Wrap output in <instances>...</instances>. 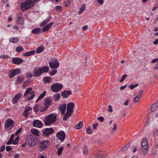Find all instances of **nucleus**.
<instances>
[{"instance_id":"1","label":"nucleus","mask_w":158,"mask_h":158,"mask_svg":"<svg viewBox=\"0 0 158 158\" xmlns=\"http://www.w3.org/2000/svg\"><path fill=\"white\" fill-rule=\"evenodd\" d=\"M74 107V104L73 102H69L67 104L66 106V112L63 118L64 121L67 120L72 115Z\"/></svg>"},{"instance_id":"2","label":"nucleus","mask_w":158,"mask_h":158,"mask_svg":"<svg viewBox=\"0 0 158 158\" xmlns=\"http://www.w3.org/2000/svg\"><path fill=\"white\" fill-rule=\"evenodd\" d=\"M36 2L37 0H26V1L21 4L20 5L21 9L23 11L27 10Z\"/></svg>"},{"instance_id":"3","label":"nucleus","mask_w":158,"mask_h":158,"mask_svg":"<svg viewBox=\"0 0 158 158\" xmlns=\"http://www.w3.org/2000/svg\"><path fill=\"white\" fill-rule=\"evenodd\" d=\"M37 141V138L36 136L30 135L27 138L26 142L29 146H33L36 144Z\"/></svg>"},{"instance_id":"4","label":"nucleus","mask_w":158,"mask_h":158,"mask_svg":"<svg viewBox=\"0 0 158 158\" xmlns=\"http://www.w3.org/2000/svg\"><path fill=\"white\" fill-rule=\"evenodd\" d=\"M56 119V117L55 115L50 114L46 117L44 123L46 125H50L52 123L54 122Z\"/></svg>"},{"instance_id":"5","label":"nucleus","mask_w":158,"mask_h":158,"mask_svg":"<svg viewBox=\"0 0 158 158\" xmlns=\"http://www.w3.org/2000/svg\"><path fill=\"white\" fill-rule=\"evenodd\" d=\"M39 145V150L40 152H42L45 150L50 144V143L48 140H43L39 142L38 143Z\"/></svg>"},{"instance_id":"6","label":"nucleus","mask_w":158,"mask_h":158,"mask_svg":"<svg viewBox=\"0 0 158 158\" xmlns=\"http://www.w3.org/2000/svg\"><path fill=\"white\" fill-rule=\"evenodd\" d=\"M29 94L28 97V100H32L35 96V91L32 90L31 87H30L27 88L24 93V96L26 97Z\"/></svg>"},{"instance_id":"7","label":"nucleus","mask_w":158,"mask_h":158,"mask_svg":"<svg viewBox=\"0 0 158 158\" xmlns=\"http://www.w3.org/2000/svg\"><path fill=\"white\" fill-rule=\"evenodd\" d=\"M44 106L41 109V112L46 110L52 104V98L51 97H47L44 99Z\"/></svg>"},{"instance_id":"8","label":"nucleus","mask_w":158,"mask_h":158,"mask_svg":"<svg viewBox=\"0 0 158 158\" xmlns=\"http://www.w3.org/2000/svg\"><path fill=\"white\" fill-rule=\"evenodd\" d=\"M63 85L60 83H56L52 85L51 88L52 91L55 92H58L62 88Z\"/></svg>"},{"instance_id":"9","label":"nucleus","mask_w":158,"mask_h":158,"mask_svg":"<svg viewBox=\"0 0 158 158\" xmlns=\"http://www.w3.org/2000/svg\"><path fill=\"white\" fill-rule=\"evenodd\" d=\"M5 127L7 130H10L14 126V122L13 120L8 119L5 121Z\"/></svg>"},{"instance_id":"10","label":"nucleus","mask_w":158,"mask_h":158,"mask_svg":"<svg viewBox=\"0 0 158 158\" xmlns=\"http://www.w3.org/2000/svg\"><path fill=\"white\" fill-rule=\"evenodd\" d=\"M49 65L51 69L57 68L59 66V63L57 60L55 58L53 59L52 61L49 62Z\"/></svg>"},{"instance_id":"11","label":"nucleus","mask_w":158,"mask_h":158,"mask_svg":"<svg viewBox=\"0 0 158 158\" xmlns=\"http://www.w3.org/2000/svg\"><path fill=\"white\" fill-rule=\"evenodd\" d=\"M20 73V69L16 68L13 70H10L9 73V77L10 78H12L15 75Z\"/></svg>"},{"instance_id":"12","label":"nucleus","mask_w":158,"mask_h":158,"mask_svg":"<svg viewBox=\"0 0 158 158\" xmlns=\"http://www.w3.org/2000/svg\"><path fill=\"white\" fill-rule=\"evenodd\" d=\"M59 110L62 115H65V111L66 108V105L65 104L60 105L58 107Z\"/></svg>"},{"instance_id":"13","label":"nucleus","mask_w":158,"mask_h":158,"mask_svg":"<svg viewBox=\"0 0 158 158\" xmlns=\"http://www.w3.org/2000/svg\"><path fill=\"white\" fill-rule=\"evenodd\" d=\"M56 137L60 139L61 141H63L65 139V134L63 131H60L57 134Z\"/></svg>"},{"instance_id":"14","label":"nucleus","mask_w":158,"mask_h":158,"mask_svg":"<svg viewBox=\"0 0 158 158\" xmlns=\"http://www.w3.org/2000/svg\"><path fill=\"white\" fill-rule=\"evenodd\" d=\"M72 94L71 91H68L64 90L61 92V95L63 98H67L68 97L69 95L71 94Z\"/></svg>"},{"instance_id":"15","label":"nucleus","mask_w":158,"mask_h":158,"mask_svg":"<svg viewBox=\"0 0 158 158\" xmlns=\"http://www.w3.org/2000/svg\"><path fill=\"white\" fill-rule=\"evenodd\" d=\"M53 129L52 128H47L45 129L43 133L44 136H46L51 134L54 131Z\"/></svg>"},{"instance_id":"16","label":"nucleus","mask_w":158,"mask_h":158,"mask_svg":"<svg viewBox=\"0 0 158 158\" xmlns=\"http://www.w3.org/2000/svg\"><path fill=\"white\" fill-rule=\"evenodd\" d=\"M33 125L34 127L40 128L42 126L43 124L41 122L35 120L33 121Z\"/></svg>"},{"instance_id":"17","label":"nucleus","mask_w":158,"mask_h":158,"mask_svg":"<svg viewBox=\"0 0 158 158\" xmlns=\"http://www.w3.org/2000/svg\"><path fill=\"white\" fill-rule=\"evenodd\" d=\"M42 74L40 68L36 69L33 71V76L35 77H38Z\"/></svg>"},{"instance_id":"18","label":"nucleus","mask_w":158,"mask_h":158,"mask_svg":"<svg viewBox=\"0 0 158 158\" xmlns=\"http://www.w3.org/2000/svg\"><path fill=\"white\" fill-rule=\"evenodd\" d=\"M96 158H105L106 155L102 151H99L96 155Z\"/></svg>"},{"instance_id":"19","label":"nucleus","mask_w":158,"mask_h":158,"mask_svg":"<svg viewBox=\"0 0 158 158\" xmlns=\"http://www.w3.org/2000/svg\"><path fill=\"white\" fill-rule=\"evenodd\" d=\"M53 24V22H51L50 23L45 26L42 28V31L43 32H45L48 31Z\"/></svg>"},{"instance_id":"20","label":"nucleus","mask_w":158,"mask_h":158,"mask_svg":"<svg viewBox=\"0 0 158 158\" xmlns=\"http://www.w3.org/2000/svg\"><path fill=\"white\" fill-rule=\"evenodd\" d=\"M20 99V93L16 95L12 99V102L14 104L16 103Z\"/></svg>"},{"instance_id":"21","label":"nucleus","mask_w":158,"mask_h":158,"mask_svg":"<svg viewBox=\"0 0 158 158\" xmlns=\"http://www.w3.org/2000/svg\"><path fill=\"white\" fill-rule=\"evenodd\" d=\"M13 63L15 64H20V58L14 57L12 60Z\"/></svg>"},{"instance_id":"22","label":"nucleus","mask_w":158,"mask_h":158,"mask_svg":"<svg viewBox=\"0 0 158 158\" xmlns=\"http://www.w3.org/2000/svg\"><path fill=\"white\" fill-rule=\"evenodd\" d=\"M42 73H46L48 72L49 70V68L48 66H44L40 68Z\"/></svg>"},{"instance_id":"23","label":"nucleus","mask_w":158,"mask_h":158,"mask_svg":"<svg viewBox=\"0 0 158 158\" xmlns=\"http://www.w3.org/2000/svg\"><path fill=\"white\" fill-rule=\"evenodd\" d=\"M141 146L142 147L148 146V143L146 138H144L142 140L141 143Z\"/></svg>"},{"instance_id":"24","label":"nucleus","mask_w":158,"mask_h":158,"mask_svg":"<svg viewBox=\"0 0 158 158\" xmlns=\"http://www.w3.org/2000/svg\"><path fill=\"white\" fill-rule=\"evenodd\" d=\"M60 96L59 93H56L54 94L53 96V99L55 101H57L59 100L60 98Z\"/></svg>"},{"instance_id":"25","label":"nucleus","mask_w":158,"mask_h":158,"mask_svg":"<svg viewBox=\"0 0 158 158\" xmlns=\"http://www.w3.org/2000/svg\"><path fill=\"white\" fill-rule=\"evenodd\" d=\"M35 53V51L34 50H33L24 53L22 55L24 56H29L34 54Z\"/></svg>"},{"instance_id":"26","label":"nucleus","mask_w":158,"mask_h":158,"mask_svg":"<svg viewBox=\"0 0 158 158\" xmlns=\"http://www.w3.org/2000/svg\"><path fill=\"white\" fill-rule=\"evenodd\" d=\"M142 148L143 153L144 154H147L148 153L149 149L148 146L142 147Z\"/></svg>"},{"instance_id":"27","label":"nucleus","mask_w":158,"mask_h":158,"mask_svg":"<svg viewBox=\"0 0 158 158\" xmlns=\"http://www.w3.org/2000/svg\"><path fill=\"white\" fill-rule=\"evenodd\" d=\"M85 4H83L81 8L79 9V10L78 11V14L79 15H80L85 10Z\"/></svg>"},{"instance_id":"28","label":"nucleus","mask_w":158,"mask_h":158,"mask_svg":"<svg viewBox=\"0 0 158 158\" xmlns=\"http://www.w3.org/2000/svg\"><path fill=\"white\" fill-rule=\"evenodd\" d=\"M51 78L49 77H46L44 78V81L46 82L50 83L51 81Z\"/></svg>"},{"instance_id":"29","label":"nucleus","mask_w":158,"mask_h":158,"mask_svg":"<svg viewBox=\"0 0 158 158\" xmlns=\"http://www.w3.org/2000/svg\"><path fill=\"white\" fill-rule=\"evenodd\" d=\"M46 92V91H44V92L40 95L38 98L36 100V102H37L39 100L41 99L45 95Z\"/></svg>"},{"instance_id":"30","label":"nucleus","mask_w":158,"mask_h":158,"mask_svg":"<svg viewBox=\"0 0 158 158\" xmlns=\"http://www.w3.org/2000/svg\"><path fill=\"white\" fill-rule=\"evenodd\" d=\"M83 122L81 121H80L78 124L76 125L75 127L77 129H80L81 128Z\"/></svg>"},{"instance_id":"31","label":"nucleus","mask_w":158,"mask_h":158,"mask_svg":"<svg viewBox=\"0 0 158 158\" xmlns=\"http://www.w3.org/2000/svg\"><path fill=\"white\" fill-rule=\"evenodd\" d=\"M19 40V38L17 37H12L10 38L9 41L12 43H15L18 41Z\"/></svg>"},{"instance_id":"32","label":"nucleus","mask_w":158,"mask_h":158,"mask_svg":"<svg viewBox=\"0 0 158 158\" xmlns=\"http://www.w3.org/2000/svg\"><path fill=\"white\" fill-rule=\"evenodd\" d=\"M32 133L35 135L39 136V135L38 131L36 129H33L31 130Z\"/></svg>"},{"instance_id":"33","label":"nucleus","mask_w":158,"mask_h":158,"mask_svg":"<svg viewBox=\"0 0 158 158\" xmlns=\"http://www.w3.org/2000/svg\"><path fill=\"white\" fill-rule=\"evenodd\" d=\"M40 28H37L32 31V32L34 34H38L40 31Z\"/></svg>"},{"instance_id":"34","label":"nucleus","mask_w":158,"mask_h":158,"mask_svg":"<svg viewBox=\"0 0 158 158\" xmlns=\"http://www.w3.org/2000/svg\"><path fill=\"white\" fill-rule=\"evenodd\" d=\"M86 131L87 133L88 134H89L90 133L93 132V131L91 129V127L90 126L88 127L86 129Z\"/></svg>"},{"instance_id":"35","label":"nucleus","mask_w":158,"mask_h":158,"mask_svg":"<svg viewBox=\"0 0 158 158\" xmlns=\"http://www.w3.org/2000/svg\"><path fill=\"white\" fill-rule=\"evenodd\" d=\"M63 147H62L58 148L57 151V154L58 156H60L61 155L62 152L63 150Z\"/></svg>"},{"instance_id":"36","label":"nucleus","mask_w":158,"mask_h":158,"mask_svg":"<svg viewBox=\"0 0 158 158\" xmlns=\"http://www.w3.org/2000/svg\"><path fill=\"white\" fill-rule=\"evenodd\" d=\"M44 47H40L36 49V52L37 53H40L42 52L44 49Z\"/></svg>"},{"instance_id":"37","label":"nucleus","mask_w":158,"mask_h":158,"mask_svg":"<svg viewBox=\"0 0 158 158\" xmlns=\"http://www.w3.org/2000/svg\"><path fill=\"white\" fill-rule=\"evenodd\" d=\"M83 153L86 155L89 153V151L86 146H85L83 148Z\"/></svg>"},{"instance_id":"38","label":"nucleus","mask_w":158,"mask_h":158,"mask_svg":"<svg viewBox=\"0 0 158 158\" xmlns=\"http://www.w3.org/2000/svg\"><path fill=\"white\" fill-rule=\"evenodd\" d=\"M33 110L36 112L38 111L39 110V105H35L33 107Z\"/></svg>"},{"instance_id":"39","label":"nucleus","mask_w":158,"mask_h":158,"mask_svg":"<svg viewBox=\"0 0 158 158\" xmlns=\"http://www.w3.org/2000/svg\"><path fill=\"white\" fill-rule=\"evenodd\" d=\"M143 93V90H140L139 92H138V94H137V95L136 96V97L139 98L140 99L141 96L142 95V94Z\"/></svg>"},{"instance_id":"40","label":"nucleus","mask_w":158,"mask_h":158,"mask_svg":"<svg viewBox=\"0 0 158 158\" xmlns=\"http://www.w3.org/2000/svg\"><path fill=\"white\" fill-rule=\"evenodd\" d=\"M49 19H46L43 21L41 25V26H43L44 25H45L46 24L48 23L49 21Z\"/></svg>"},{"instance_id":"41","label":"nucleus","mask_w":158,"mask_h":158,"mask_svg":"<svg viewBox=\"0 0 158 158\" xmlns=\"http://www.w3.org/2000/svg\"><path fill=\"white\" fill-rule=\"evenodd\" d=\"M19 140V135H18L16 138L13 141V144L14 145L18 143Z\"/></svg>"},{"instance_id":"42","label":"nucleus","mask_w":158,"mask_h":158,"mask_svg":"<svg viewBox=\"0 0 158 158\" xmlns=\"http://www.w3.org/2000/svg\"><path fill=\"white\" fill-rule=\"evenodd\" d=\"M127 77V75L126 74H124V75H123L122 76L121 79L119 81L120 82H123L124 80Z\"/></svg>"},{"instance_id":"43","label":"nucleus","mask_w":158,"mask_h":158,"mask_svg":"<svg viewBox=\"0 0 158 158\" xmlns=\"http://www.w3.org/2000/svg\"><path fill=\"white\" fill-rule=\"evenodd\" d=\"M56 70H53L52 71H50L49 72L50 75L52 76L55 75L57 72Z\"/></svg>"},{"instance_id":"44","label":"nucleus","mask_w":158,"mask_h":158,"mask_svg":"<svg viewBox=\"0 0 158 158\" xmlns=\"http://www.w3.org/2000/svg\"><path fill=\"white\" fill-rule=\"evenodd\" d=\"M158 135V130L155 129H154L153 133V135L154 136L156 137Z\"/></svg>"},{"instance_id":"45","label":"nucleus","mask_w":158,"mask_h":158,"mask_svg":"<svg viewBox=\"0 0 158 158\" xmlns=\"http://www.w3.org/2000/svg\"><path fill=\"white\" fill-rule=\"evenodd\" d=\"M139 85L138 83H137L135 85H131L129 86V88L131 89H133L135 87Z\"/></svg>"},{"instance_id":"46","label":"nucleus","mask_w":158,"mask_h":158,"mask_svg":"<svg viewBox=\"0 0 158 158\" xmlns=\"http://www.w3.org/2000/svg\"><path fill=\"white\" fill-rule=\"evenodd\" d=\"M156 110V108L153 104L152 105L151 109V111L153 112Z\"/></svg>"},{"instance_id":"47","label":"nucleus","mask_w":158,"mask_h":158,"mask_svg":"<svg viewBox=\"0 0 158 158\" xmlns=\"http://www.w3.org/2000/svg\"><path fill=\"white\" fill-rule=\"evenodd\" d=\"M9 57L7 55H2L0 56V58L1 59H7Z\"/></svg>"},{"instance_id":"48","label":"nucleus","mask_w":158,"mask_h":158,"mask_svg":"<svg viewBox=\"0 0 158 158\" xmlns=\"http://www.w3.org/2000/svg\"><path fill=\"white\" fill-rule=\"evenodd\" d=\"M108 109H107L106 110L107 111L111 112L113 111L112 107L111 105H109L108 106Z\"/></svg>"},{"instance_id":"49","label":"nucleus","mask_w":158,"mask_h":158,"mask_svg":"<svg viewBox=\"0 0 158 158\" xmlns=\"http://www.w3.org/2000/svg\"><path fill=\"white\" fill-rule=\"evenodd\" d=\"M150 122V119L149 118H148L146 123H145L144 127H146L148 126Z\"/></svg>"},{"instance_id":"50","label":"nucleus","mask_w":158,"mask_h":158,"mask_svg":"<svg viewBox=\"0 0 158 158\" xmlns=\"http://www.w3.org/2000/svg\"><path fill=\"white\" fill-rule=\"evenodd\" d=\"M12 149V148L11 146H7L6 147V150L7 152L11 150Z\"/></svg>"},{"instance_id":"51","label":"nucleus","mask_w":158,"mask_h":158,"mask_svg":"<svg viewBox=\"0 0 158 158\" xmlns=\"http://www.w3.org/2000/svg\"><path fill=\"white\" fill-rule=\"evenodd\" d=\"M29 81H26L25 82H24L23 85V88H25L26 87Z\"/></svg>"},{"instance_id":"52","label":"nucleus","mask_w":158,"mask_h":158,"mask_svg":"<svg viewBox=\"0 0 158 158\" xmlns=\"http://www.w3.org/2000/svg\"><path fill=\"white\" fill-rule=\"evenodd\" d=\"M27 77L28 78H30L32 76V74L31 73H26Z\"/></svg>"},{"instance_id":"53","label":"nucleus","mask_w":158,"mask_h":158,"mask_svg":"<svg viewBox=\"0 0 158 158\" xmlns=\"http://www.w3.org/2000/svg\"><path fill=\"white\" fill-rule=\"evenodd\" d=\"M140 99L136 97H135L134 99V102L135 103L137 102Z\"/></svg>"},{"instance_id":"54","label":"nucleus","mask_w":158,"mask_h":158,"mask_svg":"<svg viewBox=\"0 0 158 158\" xmlns=\"http://www.w3.org/2000/svg\"><path fill=\"white\" fill-rule=\"evenodd\" d=\"M56 8L57 11H60L61 10L62 7L60 6H56Z\"/></svg>"},{"instance_id":"55","label":"nucleus","mask_w":158,"mask_h":158,"mask_svg":"<svg viewBox=\"0 0 158 158\" xmlns=\"http://www.w3.org/2000/svg\"><path fill=\"white\" fill-rule=\"evenodd\" d=\"M98 120H99L100 122H102L104 121V118L103 117L101 116V117H98Z\"/></svg>"},{"instance_id":"56","label":"nucleus","mask_w":158,"mask_h":158,"mask_svg":"<svg viewBox=\"0 0 158 158\" xmlns=\"http://www.w3.org/2000/svg\"><path fill=\"white\" fill-rule=\"evenodd\" d=\"M98 126V123H96L93 125V128L94 130H96L97 129V127Z\"/></svg>"},{"instance_id":"57","label":"nucleus","mask_w":158,"mask_h":158,"mask_svg":"<svg viewBox=\"0 0 158 158\" xmlns=\"http://www.w3.org/2000/svg\"><path fill=\"white\" fill-rule=\"evenodd\" d=\"M28 114V112H26V111H25V110L24 111L23 113V115L25 117H27V116Z\"/></svg>"},{"instance_id":"58","label":"nucleus","mask_w":158,"mask_h":158,"mask_svg":"<svg viewBox=\"0 0 158 158\" xmlns=\"http://www.w3.org/2000/svg\"><path fill=\"white\" fill-rule=\"evenodd\" d=\"M70 2L69 1H68L65 2V5L66 7L68 6L70 4Z\"/></svg>"},{"instance_id":"59","label":"nucleus","mask_w":158,"mask_h":158,"mask_svg":"<svg viewBox=\"0 0 158 158\" xmlns=\"http://www.w3.org/2000/svg\"><path fill=\"white\" fill-rule=\"evenodd\" d=\"M0 148V152H2L5 149V145L2 146L1 147V148Z\"/></svg>"},{"instance_id":"60","label":"nucleus","mask_w":158,"mask_h":158,"mask_svg":"<svg viewBox=\"0 0 158 158\" xmlns=\"http://www.w3.org/2000/svg\"><path fill=\"white\" fill-rule=\"evenodd\" d=\"M129 100H126L125 102L124 103V106H127L129 102Z\"/></svg>"},{"instance_id":"61","label":"nucleus","mask_w":158,"mask_h":158,"mask_svg":"<svg viewBox=\"0 0 158 158\" xmlns=\"http://www.w3.org/2000/svg\"><path fill=\"white\" fill-rule=\"evenodd\" d=\"M32 108L31 107H27L25 110V111H26V112H28V111H30L31 110Z\"/></svg>"},{"instance_id":"62","label":"nucleus","mask_w":158,"mask_h":158,"mask_svg":"<svg viewBox=\"0 0 158 158\" xmlns=\"http://www.w3.org/2000/svg\"><path fill=\"white\" fill-rule=\"evenodd\" d=\"M156 62H158V58H156L153 59L152 61V62L154 63Z\"/></svg>"},{"instance_id":"63","label":"nucleus","mask_w":158,"mask_h":158,"mask_svg":"<svg viewBox=\"0 0 158 158\" xmlns=\"http://www.w3.org/2000/svg\"><path fill=\"white\" fill-rule=\"evenodd\" d=\"M127 149V148L125 147V146H124L121 149V150L122 152H124L126 151Z\"/></svg>"},{"instance_id":"64","label":"nucleus","mask_w":158,"mask_h":158,"mask_svg":"<svg viewBox=\"0 0 158 158\" xmlns=\"http://www.w3.org/2000/svg\"><path fill=\"white\" fill-rule=\"evenodd\" d=\"M14 135H15L14 134H12L10 136V138L9 139L12 141H13Z\"/></svg>"}]
</instances>
